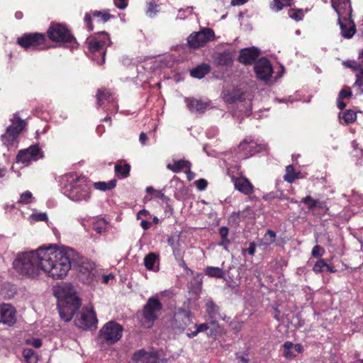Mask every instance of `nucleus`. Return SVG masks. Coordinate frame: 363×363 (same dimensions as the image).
<instances>
[{
    "mask_svg": "<svg viewBox=\"0 0 363 363\" xmlns=\"http://www.w3.org/2000/svg\"><path fill=\"white\" fill-rule=\"evenodd\" d=\"M40 269L53 279H62L71 269L72 263L77 258V252L67 246L50 245L40 247Z\"/></svg>",
    "mask_w": 363,
    "mask_h": 363,
    "instance_id": "nucleus-1",
    "label": "nucleus"
},
{
    "mask_svg": "<svg viewBox=\"0 0 363 363\" xmlns=\"http://www.w3.org/2000/svg\"><path fill=\"white\" fill-rule=\"evenodd\" d=\"M63 194L74 201H88L90 198V187L86 178L74 173L64 175L61 179Z\"/></svg>",
    "mask_w": 363,
    "mask_h": 363,
    "instance_id": "nucleus-2",
    "label": "nucleus"
},
{
    "mask_svg": "<svg viewBox=\"0 0 363 363\" xmlns=\"http://www.w3.org/2000/svg\"><path fill=\"white\" fill-rule=\"evenodd\" d=\"M40 247L36 250L18 254L13 262V268L17 274L28 278H37L40 269Z\"/></svg>",
    "mask_w": 363,
    "mask_h": 363,
    "instance_id": "nucleus-3",
    "label": "nucleus"
},
{
    "mask_svg": "<svg viewBox=\"0 0 363 363\" xmlns=\"http://www.w3.org/2000/svg\"><path fill=\"white\" fill-rule=\"evenodd\" d=\"M57 307L62 320L69 322L81 306V301L74 289L69 286L61 287L57 292Z\"/></svg>",
    "mask_w": 363,
    "mask_h": 363,
    "instance_id": "nucleus-4",
    "label": "nucleus"
},
{
    "mask_svg": "<svg viewBox=\"0 0 363 363\" xmlns=\"http://www.w3.org/2000/svg\"><path fill=\"white\" fill-rule=\"evenodd\" d=\"M332 6L338 16V24L343 38L350 39L356 33L354 21L351 19L352 6L350 0H332Z\"/></svg>",
    "mask_w": 363,
    "mask_h": 363,
    "instance_id": "nucleus-5",
    "label": "nucleus"
},
{
    "mask_svg": "<svg viewBox=\"0 0 363 363\" xmlns=\"http://www.w3.org/2000/svg\"><path fill=\"white\" fill-rule=\"evenodd\" d=\"M89 51L91 53V59L98 65L105 62L106 48L111 42L109 35L106 32H101L86 39Z\"/></svg>",
    "mask_w": 363,
    "mask_h": 363,
    "instance_id": "nucleus-6",
    "label": "nucleus"
},
{
    "mask_svg": "<svg viewBox=\"0 0 363 363\" xmlns=\"http://www.w3.org/2000/svg\"><path fill=\"white\" fill-rule=\"evenodd\" d=\"M10 122L11 125L6 128V132L1 137L3 144L8 147L18 143L19 135L27 126V122L20 118L19 112L13 114Z\"/></svg>",
    "mask_w": 363,
    "mask_h": 363,
    "instance_id": "nucleus-7",
    "label": "nucleus"
},
{
    "mask_svg": "<svg viewBox=\"0 0 363 363\" xmlns=\"http://www.w3.org/2000/svg\"><path fill=\"white\" fill-rule=\"evenodd\" d=\"M162 308V305L157 297L149 298L143 307L141 325L145 328H151L161 314Z\"/></svg>",
    "mask_w": 363,
    "mask_h": 363,
    "instance_id": "nucleus-8",
    "label": "nucleus"
},
{
    "mask_svg": "<svg viewBox=\"0 0 363 363\" xmlns=\"http://www.w3.org/2000/svg\"><path fill=\"white\" fill-rule=\"evenodd\" d=\"M48 35L51 40L57 43H69L72 48L77 44L74 38L68 29L61 24L52 25L48 30Z\"/></svg>",
    "mask_w": 363,
    "mask_h": 363,
    "instance_id": "nucleus-9",
    "label": "nucleus"
},
{
    "mask_svg": "<svg viewBox=\"0 0 363 363\" xmlns=\"http://www.w3.org/2000/svg\"><path fill=\"white\" fill-rule=\"evenodd\" d=\"M215 39L214 31L208 28L201 29L198 32L192 33L187 38L189 47L199 48L204 46L208 42Z\"/></svg>",
    "mask_w": 363,
    "mask_h": 363,
    "instance_id": "nucleus-10",
    "label": "nucleus"
},
{
    "mask_svg": "<svg viewBox=\"0 0 363 363\" xmlns=\"http://www.w3.org/2000/svg\"><path fill=\"white\" fill-rule=\"evenodd\" d=\"M97 322L96 313L91 306L83 308L74 320L76 326L83 330L96 328Z\"/></svg>",
    "mask_w": 363,
    "mask_h": 363,
    "instance_id": "nucleus-11",
    "label": "nucleus"
},
{
    "mask_svg": "<svg viewBox=\"0 0 363 363\" xmlns=\"http://www.w3.org/2000/svg\"><path fill=\"white\" fill-rule=\"evenodd\" d=\"M78 277L84 284H93L99 277L95 264L90 260L82 261L78 266Z\"/></svg>",
    "mask_w": 363,
    "mask_h": 363,
    "instance_id": "nucleus-12",
    "label": "nucleus"
},
{
    "mask_svg": "<svg viewBox=\"0 0 363 363\" xmlns=\"http://www.w3.org/2000/svg\"><path fill=\"white\" fill-rule=\"evenodd\" d=\"M123 328L115 321L108 322L100 330V336L110 344H114L122 337Z\"/></svg>",
    "mask_w": 363,
    "mask_h": 363,
    "instance_id": "nucleus-13",
    "label": "nucleus"
},
{
    "mask_svg": "<svg viewBox=\"0 0 363 363\" xmlns=\"http://www.w3.org/2000/svg\"><path fill=\"white\" fill-rule=\"evenodd\" d=\"M45 40V35L42 33H28L18 39V43L26 49H44L43 45Z\"/></svg>",
    "mask_w": 363,
    "mask_h": 363,
    "instance_id": "nucleus-14",
    "label": "nucleus"
},
{
    "mask_svg": "<svg viewBox=\"0 0 363 363\" xmlns=\"http://www.w3.org/2000/svg\"><path fill=\"white\" fill-rule=\"evenodd\" d=\"M43 157V152L38 145H32L27 149L19 151L16 157V161L22 164H28L31 161H36Z\"/></svg>",
    "mask_w": 363,
    "mask_h": 363,
    "instance_id": "nucleus-15",
    "label": "nucleus"
},
{
    "mask_svg": "<svg viewBox=\"0 0 363 363\" xmlns=\"http://www.w3.org/2000/svg\"><path fill=\"white\" fill-rule=\"evenodd\" d=\"M255 72L257 78L268 82L272 77L273 69L270 62L266 58H261L256 62L255 67Z\"/></svg>",
    "mask_w": 363,
    "mask_h": 363,
    "instance_id": "nucleus-16",
    "label": "nucleus"
},
{
    "mask_svg": "<svg viewBox=\"0 0 363 363\" xmlns=\"http://www.w3.org/2000/svg\"><path fill=\"white\" fill-rule=\"evenodd\" d=\"M185 101L189 110L196 114H202L206 111L212 108L209 100H199L196 99H186Z\"/></svg>",
    "mask_w": 363,
    "mask_h": 363,
    "instance_id": "nucleus-17",
    "label": "nucleus"
},
{
    "mask_svg": "<svg viewBox=\"0 0 363 363\" xmlns=\"http://www.w3.org/2000/svg\"><path fill=\"white\" fill-rule=\"evenodd\" d=\"M16 321L15 308L10 304L0 305V323L11 326Z\"/></svg>",
    "mask_w": 363,
    "mask_h": 363,
    "instance_id": "nucleus-18",
    "label": "nucleus"
},
{
    "mask_svg": "<svg viewBox=\"0 0 363 363\" xmlns=\"http://www.w3.org/2000/svg\"><path fill=\"white\" fill-rule=\"evenodd\" d=\"M259 51L254 47L242 49L238 57L240 62L245 65L252 64L259 56Z\"/></svg>",
    "mask_w": 363,
    "mask_h": 363,
    "instance_id": "nucleus-19",
    "label": "nucleus"
},
{
    "mask_svg": "<svg viewBox=\"0 0 363 363\" xmlns=\"http://www.w3.org/2000/svg\"><path fill=\"white\" fill-rule=\"evenodd\" d=\"M135 363H157L158 357L155 352L140 350L133 356Z\"/></svg>",
    "mask_w": 363,
    "mask_h": 363,
    "instance_id": "nucleus-20",
    "label": "nucleus"
},
{
    "mask_svg": "<svg viewBox=\"0 0 363 363\" xmlns=\"http://www.w3.org/2000/svg\"><path fill=\"white\" fill-rule=\"evenodd\" d=\"M284 356L287 359H292L296 356V353H301L303 352V347L301 344H293L291 342L287 341L283 345Z\"/></svg>",
    "mask_w": 363,
    "mask_h": 363,
    "instance_id": "nucleus-21",
    "label": "nucleus"
},
{
    "mask_svg": "<svg viewBox=\"0 0 363 363\" xmlns=\"http://www.w3.org/2000/svg\"><path fill=\"white\" fill-rule=\"evenodd\" d=\"M97 99V106H101L104 104L105 101H107L108 104L113 105L116 107V101L115 97L113 96L112 93L106 89H98L96 94Z\"/></svg>",
    "mask_w": 363,
    "mask_h": 363,
    "instance_id": "nucleus-22",
    "label": "nucleus"
},
{
    "mask_svg": "<svg viewBox=\"0 0 363 363\" xmlns=\"http://www.w3.org/2000/svg\"><path fill=\"white\" fill-rule=\"evenodd\" d=\"M235 188L247 195H250L253 192V186L252 184L245 177H238L234 180Z\"/></svg>",
    "mask_w": 363,
    "mask_h": 363,
    "instance_id": "nucleus-23",
    "label": "nucleus"
},
{
    "mask_svg": "<svg viewBox=\"0 0 363 363\" xmlns=\"http://www.w3.org/2000/svg\"><path fill=\"white\" fill-rule=\"evenodd\" d=\"M206 311L213 323H216L218 317H221L220 307L212 299H208L205 303Z\"/></svg>",
    "mask_w": 363,
    "mask_h": 363,
    "instance_id": "nucleus-24",
    "label": "nucleus"
},
{
    "mask_svg": "<svg viewBox=\"0 0 363 363\" xmlns=\"http://www.w3.org/2000/svg\"><path fill=\"white\" fill-rule=\"evenodd\" d=\"M301 203H304L307 205V208L308 211H313L315 208H318L320 209L326 208V203L324 201H320L319 200L313 199L311 196H307L303 198L301 201Z\"/></svg>",
    "mask_w": 363,
    "mask_h": 363,
    "instance_id": "nucleus-25",
    "label": "nucleus"
},
{
    "mask_svg": "<svg viewBox=\"0 0 363 363\" xmlns=\"http://www.w3.org/2000/svg\"><path fill=\"white\" fill-rule=\"evenodd\" d=\"M114 171L115 174L118 178H127L130 174V165L128 163L123 162V161H118L115 164Z\"/></svg>",
    "mask_w": 363,
    "mask_h": 363,
    "instance_id": "nucleus-26",
    "label": "nucleus"
},
{
    "mask_svg": "<svg viewBox=\"0 0 363 363\" xmlns=\"http://www.w3.org/2000/svg\"><path fill=\"white\" fill-rule=\"evenodd\" d=\"M222 96L225 102L233 104L242 100V93L240 89L225 90L222 92Z\"/></svg>",
    "mask_w": 363,
    "mask_h": 363,
    "instance_id": "nucleus-27",
    "label": "nucleus"
},
{
    "mask_svg": "<svg viewBox=\"0 0 363 363\" xmlns=\"http://www.w3.org/2000/svg\"><path fill=\"white\" fill-rule=\"evenodd\" d=\"M233 62V57L229 52L216 53L214 55V63L217 66H229Z\"/></svg>",
    "mask_w": 363,
    "mask_h": 363,
    "instance_id": "nucleus-28",
    "label": "nucleus"
},
{
    "mask_svg": "<svg viewBox=\"0 0 363 363\" xmlns=\"http://www.w3.org/2000/svg\"><path fill=\"white\" fill-rule=\"evenodd\" d=\"M191 162L186 160H174L173 163H169L167 168L174 173H178L182 169L191 168Z\"/></svg>",
    "mask_w": 363,
    "mask_h": 363,
    "instance_id": "nucleus-29",
    "label": "nucleus"
},
{
    "mask_svg": "<svg viewBox=\"0 0 363 363\" xmlns=\"http://www.w3.org/2000/svg\"><path fill=\"white\" fill-rule=\"evenodd\" d=\"M313 271L315 274H319L323 272L335 273L336 269L333 267L328 265L323 259H320L314 264Z\"/></svg>",
    "mask_w": 363,
    "mask_h": 363,
    "instance_id": "nucleus-30",
    "label": "nucleus"
},
{
    "mask_svg": "<svg viewBox=\"0 0 363 363\" xmlns=\"http://www.w3.org/2000/svg\"><path fill=\"white\" fill-rule=\"evenodd\" d=\"M357 119V114L350 109L345 110L339 113V120L342 124H350L354 122Z\"/></svg>",
    "mask_w": 363,
    "mask_h": 363,
    "instance_id": "nucleus-31",
    "label": "nucleus"
},
{
    "mask_svg": "<svg viewBox=\"0 0 363 363\" xmlns=\"http://www.w3.org/2000/svg\"><path fill=\"white\" fill-rule=\"evenodd\" d=\"M210 72V66L206 64H203L196 67V68L191 70V76L197 78L201 79L205 75H206Z\"/></svg>",
    "mask_w": 363,
    "mask_h": 363,
    "instance_id": "nucleus-32",
    "label": "nucleus"
},
{
    "mask_svg": "<svg viewBox=\"0 0 363 363\" xmlns=\"http://www.w3.org/2000/svg\"><path fill=\"white\" fill-rule=\"evenodd\" d=\"M301 172H296L293 165H288L286 167V174L284 177L285 181L292 183L296 179L301 177Z\"/></svg>",
    "mask_w": 363,
    "mask_h": 363,
    "instance_id": "nucleus-33",
    "label": "nucleus"
},
{
    "mask_svg": "<svg viewBox=\"0 0 363 363\" xmlns=\"http://www.w3.org/2000/svg\"><path fill=\"white\" fill-rule=\"evenodd\" d=\"M95 189L101 191H107L113 189L116 186V180L112 179L108 182H98L94 184Z\"/></svg>",
    "mask_w": 363,
    "mask_h": 363,
    "instance_id": "nucleus-34",
    "label": "nucleus"
},
{
    "mask_svg": "<svg viewBox=\"0 0 363 363\" xmlns=\"http://www.w3.org/2000/svg\"><path fill=\"white\" fill-rule=\"evenodd\" d=\"M147 6L145 13L150 18L155 17L160 12V5L156 4L154 1L147 3Z\"/></svg>",
    "mask_w": 363,
    "mask_h": 363,
    "instance_id": "nucleus-35",
    "label": "nucleus"
},
{
    "mask_svg": "<svg viewBox=\"0 0 363 363\" xmlns=\"http://www.w3.org/2000/svg\"><path fill=\"white\" fill-rule=\"evenodd\" d=\"M205 273L207 276L214 278H223L224 276L223 269L217 267H207Z\"/></svg>",
    "mask_w": 363,
    "mask_h": 363,
    "instance_id": "nucleus-36",
    "label": "nucleus"
},
{
    "mask_svg": "<svg viewBox=\"0 0 363 363\" xmlns=\"http://www.w3.org/2000/svg\"><path fill=\"white\" fill-rule=\"evenodd\" d=\"M352 96V91L350 90L342 89L337 99V106L340 109H342L345 107V104L343 102V99H348Z\"/></svg>",
    "mask_w": 363,
    "mask_h": 363,
    "instance_id": "nucleus-37",
    "label": "nucleus"
},
{
    "mask_svg": "<svg viewBox=\"0 0 363 363\" xmlns=\"http://www.w3.org/2000/svg\"><path fill=\"white\" fill-rule=\"evenodd\" d=\"M23 354L26 363H37L38 360L37 354L32 349H24L23 351Z\"/></svg>",
    "mask_w": 363,
    "mask_h": 363,
    "instance_id": "nucleus-38",
    "label": "nucleus"
},
{
    "mask_svg": "<svg viewBox=\"0 0 363 363\" xmlns=\"http://www.w3.org/2000/svg\"><path fill=\"white\" fill-rule=\"evenodd\" d=\"M157 261V256L154 253H149L144 258V264L145 267L149 270L155 269V264Z\"/></svg>",
    "mask_w": 363,
    "mask_h": 363,
    "instance_id": "nucleus-39",
    "label": "nucleus"
},
{
    "mask_svg": "<svg viewBox=\"0 0 363 363\" xmlns=\"http://www.w3.org/2000/svg\"><path fill=\"white\" fill-rule=\"evenodd\" d=\"M343 65L346 67L352 69L354 71H356L357 73H360L361 71L363 72V63H360L359 62L347 60L343 62Z\"/></svg>",
    "mask_w": 363,
    "mask_h": 363,
    "instance_id": "nucleus-40",
    "label": "nucleus"
},
{
    "mask_svg": "<svg viewBox=\"0 0 363 363\" xmlns=\"http://www.w3.org/2000/svg\"><path fill=\"white\" fill-rule=\"evenodd\" d=\"M294 0H274L272 5V9L279 11L283 9L284 6H290Z\"/></svg>",
    "mask_w": 363,
    "mask_h": 363,
    "instance_id": "nucleus-41",
    "label": "nucleus"
},
{
    "mask_svg": "<svg viewBox=\"0 0 363 363\" xmlns=\"http://www.w3.org/2000/svg\"><path fill=\"white\" fill-rule=\"evenodd\" d=\"M33 201V194L30 191H26L20 195L18 203L28 204L30 203Z\"/></svg>",
    "mask_w": 363,
    "mask_h": 363,
    "instance_id": "nucleus-42",
    "label": "nucleus"
},
{
    "mask_svg": "<svg viewBox=\"0 0 363 363\" xmlns=\"http://www.w3.org/2000/svg\"><path fill=\"white\" fill-rule=\"evenodd\" d=\"M276 238V233L271 230H268L264 236V242L266 245H269L274 242Z\"/></svg>",
    "mask_w": 363,
    "mask_h": 363,
    "instance_id": "nucleus-43",
    "label": "nucleus"
},
{
    "mask_svg": "<svg viewBox=\"0 0 363 363\" xmlns=\"http://www.w3.org/2000/svg\"><path fill=\"white\" fill-rule=\"evenodd\" d=\"M106 226V221L104 219H102V220H100L94 223V230L97 233L100 234L105 231Z\"/></svg>",
    "mask_w": 363,
    "mask_h": 363,
    "instance_id": "nucleus-44",
    "label": "nucleus"
},
{
    "mask_svg": "<svg viewBox=\"0 0 363 363\" xmlns=\"http://www.w3.org/2000/svg\"><path fill=\"white\" fill-rule=\"evenodd\" d=\"M92 15L94 17H100L103 22L108 21L111 16L108 13L107 11H94L92 12Z\"/></svg>",
    "mask_w": 363,
    "mask_h": 363,
    "instance_id": "nucleus-45",
    "label": "nucleus"
},
{
    "mask_svg": "<svg viewBox=\"0 0 363 363\" xmlns=\"http://www.w3.org/2000/svg\"><path fill=\"white\" fill-rule=\"evenodd\" d=\"M356 77L355 86L363 93V71H361L360 73H357Z\"/></svg>",
    "mask_w": 363,
    "mask_h": 363,
    "instance_id": "nucleus-46",
    "label": "nucleus"
},
{
    "mask_svg": "<svg viewBox=\"0 0 363 363\" xmlns=\"http://www.w3.org/2000/svg\"><path fill=\"white\" fill-rule=\"evenodd\" d=\"M324 249L320 245H315L313 247L311 254L313 257H319L323 256L324 254Z\"/></svg>",
    "mask_w": 363,
    "mask_h": 363,
    "instance_id": "nucleus-47",
    "label": "nucleus"
},
{
    "mask_svg": "<svg viewBox=\"0 0 363 363\" xmlns=\"http://www.w3.org/2000/svg\"><path fill=\"white\" fill-rule=\"evenodd\" d=\"M31 218L35 221H45L48 219V216L45 213H39L32 214Z\"/></svg>",
    "mask_w": 363,
    "mask_h": 363,
    "instance_id": "nucleus-48",
    "label": "nucleus"
},
{
    "mask_svg": "<svg viewBox=\"0 0 363 363\" xmlns=\"http://www.w3.org/2000/svg\"><path fill=\"white\" fill-rule=\"evenodd\" d=\"M255 249H256V244L254 242H251L250 243V246L247 249H242V254L243 255H245V253L247 252L249 255L253 256L255 253Z\"/></svg>",
    "mask_w": 363,
    "mask_h": 363,
    "instance_id": "nucleus-49",
    "label": "nucleus"
},
{
    "mask_svg": "<svg viewBox=\"0 0 363 363\" xmlns=\"http://www.w3.org/2000/svg\"><path fill=\"white\" fill-rule=\"evenodd\" d=\"M195 184H196V188L199 190L203 191V190L206 189V188L207 187L208 183L206 179H199L195 182Z\"/></svg>",
    "mask_w": 363,
    "mask_h": 363,
    "instance_id": "nucleus-50",
    "label": "nucleus"
},
{
    "mask_svg": "<svg viewBox=\"0 0 363 363\" xmlns=\"http://www.w3.org/2000/svg\"><path fill=\"white\" fill-rule=\"evenodd\" d=\"M254 147L252 143H248L246 140H245L242 143H241L239 145V149L242 151H248L251 150Z\"/></svg>",
    "mask_w": 363,
    "mask_h": 363,
    "instance_id": "nucleus-51",
    "label": "nucleus"
},
{
    "mask_svg": "<svg viewBox=\"0 0 363 363\" xmlns=\"http://www.w3.org/2000/svg\"><path fill=\"white\" fill-rule=\"evenodd\" d=\"M113 3L119 9H124L128 5V0H113Z\"/></svg>",
    "mask_w": 363,
    "mask_h": 363,
    "instance_id": "nucleus-52",
    "label": "nucleus"
},
{
    "mask_svg": "<svg viewBox=\"0 0 363 363\" xmlns=\"http://www.w3.org/2000/svg\"><path fill=\"white\" fill-rule=\"evenodd\" d=\"M236 359L241 362L242 363H249V357L247 354H240L239 353H236Z\"/></svg>",
    "mask_w": 363,
    "mask_h": 363,
    "instance_id": "nucleus-53",
    "label": "nucleus"
},
{
    "mask_svg": "<svg viewBox=\"0 0 363 363\" xmlns=\"http://www.w3.org/2000/svg\"><path fill=\"white\" fill-rule=\"evenodd\" d=\"M228 228L227 227H221L219 229V234L221 237V238H228Z\"/></svg>",
    "mask_w": 363,
    "mask_h": 363,
    "instance_id": "nucleus-54",
    "label": "nucleus"
},
{
    "mask_svg": "<svg viewBox=\"0 0 363 363\" xmlns=\"http://www.w3.org/2000/svg\"><path fill=\"white\" fill-rule=\"evenodd\" d=\"M91 21V15L89 13H86L84 16V21L86 23L89 30H90L93 29Z\"/></svg>",
    "mask_w": 363,
    "mask_h": 363,
    "instance_id": "nucleus-55",
    "label": "nucleus"
},
{
    "mask_svg": "<svg viewBox=\"0 0 363 363\" xmlns=\"http://www.w3.org/2000/svg\"><path fill=\"white\" fill-rule=\"evenodd\" d=\"M230 243V240L228 238H221L220 242L218 245L223 247L225 250H228V247Z\"/></svg>",
    "mask_w": 363,
    "mask_h": 363,
    "instance_id": "nucleus-56",
    "label": "nucleus"
},
{
    "mask_svg": "<svg viewBox=\"0 0 363 363\" xmlns=\"http://www.w3.org/2000/svg\"><path fill=\"white\" fill-rule=\"evenodd\" d=\"M114 277H115V276L112 273H110V274H106V275H103L102 276V281L104 284H108L109 282V281L113 279Z\"/></svg>",
    "mask_w": 363,
    "mask_h": 363,
    "instance_id": "nucleus-57",
    "label": "nucleus"
},
{
    "mask_svg": "<svg viewBox=\"0 0 363 363\" xmlns=\"http://www.w3.org/2000/svg\"><path fill=\"white\" fill-rule=\"evenodd\" d=\"M28 343L31 344L35 348H39L42 345V341L40 339H33L30 342H28Z\"/></svg>",
    "mask_w": 363,
    "mask_h": 363,
    "instance_id": "nucleus-58",
    "label": "nucleus"
},
{
    "mask_svg": "<svg viewBox=\"0 0 363 363\" xmlns=\"http://www.w3.org/2000/svg\"><path fill=\"white\" fill-rule=\"evenodd\" d=\"M290 16L296 21H300L302 19L303 13L301 11H298L297 12H294L290 15Z\"/></svg>",
    "mask_w": 363,
    "mask_h": 363,
    "instance_id": "nucleus-59",
    "label": "nucleus"
},
{
    "mask_svg": "<svg viewBox=\"0 0 363 363\" xmlns=\"http://www.w3.org/2000/svg\"><path fill=\"white\" fill-rule=\"evenodd\" d=\"M196 328H197L199 333L204 332L208 329V326L206 323H201L200 325H196Z\"/></svg>",
    "mask_w": 363,
    "mask_h": 363,
    "instance_id": "nucleus-60",
    "label": "nucleus"
},
{
    "mask_svg": "<svg viewBox=\"0 0 363 363\" xmlns=\"http://www.w3.org/2000/svg\"><path fill=\"white\" fill-rule=\"evenodd\" d=\"M190 169L191 168H186V177L189 181H191L195 177V174L192 172Z\"/></svg>",
    "mask_w": 363,
    "mask_h": 363,
    "instance_id": "nucleus-61",
    "label": "nucleus"
},
{
    "mask_svg": "<svg viewBox=\"0 0 363 363\" xmlns=\"http://www.w3.org/2000/svg\"><path fill=\"white\" fill-rule=\"evenodd\" d=\"M147 140V137L146 135V134L143 132H142L140 134V137H139V140L140 142V143L142 145H145V143Z\"/></svg>",
    "mask_w": 363,
    "mask_h": 363,
    "instance_id": "nucleus-62",
    "label": "nucleus"
},
{
    "mask_svg": "<svg viewBox=\"0 0 363 363\" xmlns=\"http://www.w3.org/2000/svg\"><path fill=\"white\" fill-rule=\"evenodd\" d=\"M140 225L144 230H147L148 228H150L151 223L143 220L141 221Z\"/></svg>",
    "mask_w": 363,
    "mask_h": 363,
    "instance_id": "nucleus-63",
    "label": "nucleus"
},
{
    "mask_svg": "<svg viewBox=\"0 0 363 363\" xmlns=\"http://www.w3.org/2000/svg\"><path fill=\"white\" fill-rule=\"evenodd\" d=\"M248 0H232L231 1V5L236 6V5H242L245 4Z\"/></svg>",
    "mask_w": 363,
    "mask_h": 363,
    "instance_id": "nucleus-64",
    "label": "nucleus"
}]
</instances>
